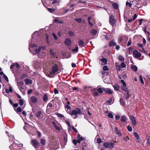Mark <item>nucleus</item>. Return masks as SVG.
<instances>
[{
    "mask_svg": "<svg viewBox=\"0 0 150 150\" xmlns=\"http://www.w3.org/2000/svg\"><path fill=\"white\" fill-rule=\"evenodd\" d=\"M30 45V46L29 48L30 51L31 52H35V54H38L42 48L43 50H45V46L42 47L40 46L37 49V48H35L37 47L36 45L31 43Z\"/></svg>",
    "mask_w": 150,
    "mask_h": 150,
    "instance_id": "f257e3e1",
    "label": "nucleus"
},
{
    "mask_svg": "<svg viewBox=\"0 0 150 150\" xmlns=\"http://www.w3.org/2000/svg\"><path fill=\"white\" fill-rule=\"evenodd\" d=\"M78 113L80 115L83 114L81 110L79 108H77L75 110H72L70 113V114L72 116H74V119H76L77 117L76 115Z\"/></svg>",
    "mask_w": 150,
    "mask_h": 150,
    "instance_id": "f03ea898",
    "label": "nucleus"
},
{
    "mask_svg": "<svg viewBox=\"0 0 150 150\" xmlns=\"http://www.w3.org/2000/svg\"><path fill=\"white\" fill-rule=\"evenodd\" d=\"M31 143L32 145L34 147L37 149H38V146H39V143L36 139L32 140L31 141Z\"/></svg>",
    "mask_w": 150,
    "mask_h": 150,
    "instance_id": "7ed1b4c3",
    "label": "nucleus"
},
{
    "mask_svg": "<svg viewBox=\"0 0 150 150\" xmlns=\"http://www.w3.org/2000/svg\"><path fill=\"white\" fill-rule=\"evenodd\" d=\"M103 146L106 148L110 149L113 148L114 147L113 144L112 143L105 142Z\"/></svg>",
    "mask_w": 150,
    "mask_h": 150,
    "instance_id": "20e7f679",
    "label": "nucleus"
},
{
    "mask_svg": "<svg viewBox=\"0 0 150 150\" xmlns=\"http://www.w3.org/2000/svg\"><path fill=\"white\" fill-rule=\"evenodd\" d=\"M133 55L134 56L137 58H139L141 56V54L137 50L133 51Z\"/></svg>",
    "mask_w": 150,
    "mask_h": 150,
    "instance_id": "39448f33",
    "label": "nucleus"
},
{
    "mask_svg": "<svg viewBox=\"0 0 150 150\" xmlns=\"http://www.w3.org/2000/svg\"><path fill=\"white\" fill-rule=\"evenodd\" d=\"M109 21L110 24L112 25H113L115 22V17L112 15H111L110 16Z\"/></svg>",
    "mask_w": 150,
    "mask_h": 150,
    "instance_id": "423d86ee",
    "label": "nucleus"
},
{
    "mask_svg": "<svg viewBox=\"0 0 150 150\" xmlns=\"http://www.w3.org/2000/svg\"><path fill=\"white\" fill-rule=\"evenodd\" d=\"M58 70V67L57 65H54L52 69V71L50 73L51 74H54Z\"/></svg>",
    "mask_w": 150,
    "mask_h": 150,
    "instance_id": "0eeeda50",
    "label": "nucleus"
},
{
    "mask_svg": "<svg viewBox=\"0 0 150 150\" xmlns=\"http://www.w3.org/2000/svg\"><path fill=\"white\" fill-rule=\"evenodd\" d=\"M130 118L131 120L133 125L134 126H136L137 125V122L134 117L132 115H131L130 116Z\"/></svg>",
    "mask_w": 150,
    "mask_h": 150,
    "instance_id": "6e6552de",
    "label": "nucleus"
},
{
    "mask_svg": "<svg viewBox=\"0 0 150 150\" xmlns=\"http://www.w3.org/2000/svg\"><path fill=\"white\" fill-rule=\"evenodd\" d=\"M65 44L68 46H70L71 43V41L69 38H67L65 41Z\"/></svg>",
    "mask_w": 150,
    "mask_h": 150,
    "instance_id": "1a4fd4ad",
    "label": "nucleus"
},
{
    "mask_svg": "<svg viewBox=\"0 0 150 150\" xmlns=\"http://www.w3.org/2000/svg\"><path fill=\"white\" fill-rule=\"evenodd\" d=\"M54 21L55 22L58 23L60 24H62L63 23V21L62 20L58 18H55L54 19Z\"/></svg>",
    "mask_w": 150,
    "mask_h": 150,
    "instance_id": "9d476101",
    "label": "nucleus"
},
{
    "mask_svg": "<svg viewBox=\"0 0 150 150\" xmlns=\"http://www.w3.org/2000/svg\"><path fill=\"white\" fill-rule=\"evenodd\" d=\"M104 91L108 94H112L113 93V91L110 88H105Z\"/></svg>",
    "mask_w": 150,
    "mask_h": 150,
    "instance_id": "9b49d317",
    "label": "nucleus"
},
{
    "mask_svg": "<svg viewBox=\"0 0 150 150\" xmlns=\"http://www.w3.org/2000/svg\"><path fill=\"white\" fill-rule=\"evenodd\" d=\"M79 50L78 47L77 45L75 46V47H73L72 49V51L74 53H76L78 52Z\"/></svg>",
    "mask_w": 150,
    "mask_h": 150,
    "instance_id": "f8f14e48",
    "label": "nucleus"
},
{
    "mask_svg": "<svg viewBox=\"0 0 150 150\" xmlns=\"http://www.w3.org/2000/svg\"><path fill=\"white\" fill-rule=\"evenodd\" d=\"M52 123L53 124L54 127L58 131L60 130V126L58 124H56L55 122H52Z\"/></svg>",
    "mask_w": 150,
    "mask_h": 150,
    "instance_id": "ddd939ff",
    "label": "nucleus"
},
{
    "mask_svg": "<svg viewBox=\"0 0 150 150\" xmlns=\"http://www.w3.org/2000/svg\"><path fill=\"white\" fill-rule=\"evenodd\" d=\"M30 100L33 103H36L37 102V98L35 97V96H32L30 98Z\"/></svg>",
    "mask_w": 150,
    "mask_h": 150,
    "instance_id": "4468645a",
    "label": "nucleus"
},
{
    "mask_svg": "<svg viewBox=\"0 0 150 150\" xmlns=\"http://www.w3.org/2000/svg\"><path fill=\"white\" fill-rule=\"evenodd\" d=\"M39 33L38 31L35 32L32 35L31 38H34L37 37H39Z\"/></svg>",
    "mask_w": 150,
    "mask_h": 150,
    "instance_id": "2eb2a0df",
    "label": "nucleus"
},
{
    "mask_svg": "<svg viewBox=\"0 0 150 150\" xmlns=\"http://www.w3.org/2000/svg\"><path fill=\"white\" fill-rule=\"evenodd\" d=\"M101 61L102 62V64L103 65H104L106 64H107V60L105 58H103L101 60Z\"/></svg>",
    "mask_w": 150,
    "mask_h": 150,
    "instance_id": "dca6fc26",
    "label": "nucleus"
},
{
    "mask_svg": "<svg viewBox=\"0 0 150 150\" xmlns=\"http://www.w3.org/2000/svg\"><path fill=\"white\" fill-rule=\"evenodd\" d=\"M97 88L98 92H99V93H102L103 91H105L104 88H101L99 87L98 86Z\"/></svg>",
    "mask_w": 150,
    "mask_h": 150,
    "instance_id": "f3484780",
    "label": "nucleus"
},
{
    "mask_svg": "<svg viewBox=\"0 0 150 150\" xmlns=\"http://www.w3.org/2000/svg\"><path fill=\"white\" fill-rule=\"evenodd\" d=\"M5 91L8 93L10 92H12L13 90H12V86H11L10 85L9 89H8L7 88L6 89Z\"/></svg>",
    "mask_w": 150,
    "mask_h": 150,
    "instance_id": "a211bd4d",
    "label": "nucleus"
},
{
    "mask_svg": "<svg viewBox=\"0 0 150 150\" xmlns=\"http://www.w3.org/2000/svg\"><path fill=\"white\" fill-rule=\"evenodd\" d=\"M133 134L136 139L137 142H139L140 141V139L137 133V132H134Z\"/></svg>",
    "mask_w": 150,
    "mask_h": 150,
    "instance_id": "6ab92c4d",
    "label": "nucleus"
},
{
    "mask_svg": "<svg viewBox=\"0 0 150 150\" xmlns=\"http://www.w3.org/2000/svg\"><path fill=\"white\" fill-rule=\"evenodd\" d=\"M24 81L26 85H28L29 83H32V81L28 79H26Z\"/></svg>",
    "mask_w": 150,
    "mask_h": 150,
    "instance_id": "aec40b11",
    "label": "nucleus"
},
{
    "mask_svg": "<svg viewBox=\"0 0 150 150\" xmlns=\"http://www.w3.org/2000/svg\"><path fill=\"white\" fill-rule=\"evenodd\" d=\"M78 43L79 46L81 47H82L84 46V42L81 40H80L79 41Z\"/></svg>",
    "mask_w": 150,
    "mask_h": 150,
    "instance_id": "412c9836",
    "label": "nucleus"
},
{
    "mask_svg": "<svg viewBox=\"0 0 150 150\" xmlns=\"http://www.w3.org/2000/svg\"><path fill=\"white\" fill-rule=\"evenodd\" d=\"M137 16L136 14H134V17H133V19H128L127 20L128 22H131L132 21H134L137 18Z\"/></svg>",
    "mask_w": 150,
    "mask_h": 150,
    "instance_id": "4be33fe9",
    "label": "nucleus"
},
{
    "mask_svg": "<svg viewBox=\"0 0 150 150\" xmlns=\"http://www.w3.org/2000/svg\"><path fill=\"white\" fill-rule=\"evenodd\" d=\"M112 6L115 9H117L119 8V6L118 4L115 3H113L112 4Z\"/></svg>",
    "mask_w": 150,
    "mask_h": 150,
    "instance_id": "5701e85b",
    "label": "nucleus"
},
{
    "mask_svg": "<svg viewBox=\"0 0 150 150\" xmlns=\"http://www.w3.org/2000/svg\"><path fill=\"white\" fill-rule=\"evenodd\" d=\"M77 137L78 141H82L84 139L83 137H82L79 134H78Z\"/></svg>",
    "mask_w": 150,
    "mask_h": 150,
    "instance_id": "b1692460",
    "label": "nucleus"
},
{
    "mask_svg": "<svg viewBox=\"0 0 150 150\" xmlns=\"http://www.w3.org/2000/svg\"><path fill=\"white\" fill-rule=\"evenodd\" d=\"M121 89L122 90L127 93V92H129V91L128 90L127 88L126 87V86H122L121 88Z\"/></svg>",
    "mask_w": 150,
    "mask_h": 150,
    "instance_id": "393cba45",
    "label": "nucleus"
},
{
    "mask_svg": "<svg viewBox=\"0 0 150 150\" xmlns=\"http://www.w3.org/2000/svg\"><path fill=\"white\" fill-rule=\"evenodd\" d=\"M97 30L95 29H93L91 30V34L93 35H95L97 33Z\"/></svg>",
    "mask_w": 150,
    "mask_h": 150,
    "instance_id": "a878e982",
    "label": "nucleus"
},
{
    "mask_svg": "<svg viewBox=\"0 0 150 150\" xmlns=\"http://www.w3.org/2000/svg\"><path fill=\"white\" fill-rule=\"evenodd\" d=\"M127 119V117L125 116H122L121 117V120L123 122H125L126 121Z\"/></svg>",
    "mask_w": 150,
    "mask_h": 150,
    "instance_id": "bb28decb",
    "label": "nucleus"
},
{
    "mask_svg": "<svg viewBox=\"0 0 150 150\" xmlns=\"http://www.w3.org/2000/svg\"><path fill=\"white\" fill-rule=\"evenodd\" d=\"M41 113V111H38L36 113V116L38 119H39L40 117Z\"/></svg>",
    "mask_w": 150,
    "mask_h": 150,
    "instance_id": "cd10ccee",
    "label": "nucleus"
},
{
    "mask_svg": "<svg viewBox=\"0 0 150 150\" xmlns=\"http://www.w3.org/2000/svg\"><path fill=\"white\" fill-rule=\"evenodd\" d=\"M131 67L132 69L134 71H137V67L135 65H132Z\"/></svg>",
    "mask_w": 150,
    "mask_h": 150,
    "instance_id": "c85d7f7f",
    "label": "nucleus"
},
{
    "mask_svg": "<svg viewBox=\"0 0 150 150\" xmlns=\"http://www.w3.org/2000/svg\"><path fill=\"white\" fill-rule=\"evenodd\" d=\"M109 45L110 46H116V43H115L113 40H112L110 42Z\"/></svg>",
    "mask_w": 150,
    "mask_h": 150,
    "instance_id": "c756f323",
    "label": "nucleus"
},
{
    "mask_svg": "<svg viewBox=\"0 0 150 150\" xmlns=\"http://www.w3.org/2000/svg\"><path fill=\"white\" fill-rule=\"evenodd\" d=\"M126 6H127L131 7L132 6V4L130 3V1L129 0H127L126 2Z\"/></svg>",
    "mask_w": 150,
    "mask_h": 150,
    "instance_id": "7c9ffc66",
    "label": "nucleus"
},
{
    "mask_svg": "<svg viewBox=\"0 0 150 150\" xmlns=\"http://www.w3.org/2000/svg\"><path fill=\"white\" fill-rule=\"evenodd\" d=\"M52 4H58L59 3V0H52Z\"/></svg>",
    "mask_w": 150,
    "mask_h": 150,
    "instance_id": "2f4dec72",
    "label": "nucleus"
},
{
    "mask_svg": "<svg viewBox=\"0 0 150 150\" xmlns=\"http://www.w3.org/2000/svg\"><path fill=\"white\" fill-rule=\"evenodd\" d=\"M24 85L23 82V81H21L17 82V85L19 87L20 86H23Z\"/></svg>",
    "mask_w": 150,
    "mask_h": 150,
    "instance_id": "473e14b6",
    "label": "nucleus"
},
{
    "mask_svg": "<svg viewBox=\"0 0 150 150\" xmlns=\"http://www.w3.org/2000/svg\"><path fill=\"white\" fill-rule=\"evenodd\" d=\"M118 59L121 61H124V57L121 55H120L118 57Z\"/></svg>",
    "mask_w": 150,
    "mask_h": 150,
    "instance_id": "72a5a7b5",
    "label": "nucleus"
},
{
    "mask_svg": "<svg viewBox=\"0 0 150 150\" xmlns=\"http://www.w3.org/2000/svg\"><path fill=\"white\" fill-rule=\"evenodd\" d=\"M50 53L51 56L53 57H55L56 56L55 54H54V52L52 50H50Z\"/></svg>",
    "mask_w": 150,
    "mask_h": 150,
    "instance_id": "f704fd0d",
    "label": "nucleus"
},
{
    "mask_svg": "<svg viewBox=\"0 0 150 150\" xmlns=\"http://www.w3.org/2000/svg\"><path fill=\"white\" fill-rule=\"evenodd\" d=\"M120 82L123 85V86L126 87V84L125 81L122 79L121 80Z\"/></svg>",
    "mask_w": 150,
    "mask_h": 150,
    "instance_id": "c9c22d12",
    "label": "nucleus"
},
{
    "mask_svg": "<svg viewBox=\"0 0 150 150\" xmlns=\"http://www.w3.org/2000/svg\"><path fill=\"white\" fill-rule=\"evenodd\" d=\"M55 114L57 115L59 117L63 118L64 117V116L62 114L57 112Z\"/></svg>",
    "mask_w": 150,
    "mask_h": 150,
    "instance_id": "e433bc0d",
    "label": "nucleus"
},
{
    "mask_svg": "<svg viewBox=\"0 0 150 150\" xmlns=\"http://www.w3.org/2000/svg\"><path fill=\"white\" fill-rule=\"evenodd\" d=\"M107 103L108 104L112 103L113 101L112 98H110L109 100H107L106 101Z\"/></svg>",
    "mask_w": 150,
    "mask_h": 150,
    "instance_id": "4c0bfd02",
    "label": "nucleus"
},
{
    "mask_svg": "<svg viewBox=\"0 0 150 150\" xmlns=\"http://www.w3.org/2000/svg\"><path fill=\"white\" fill-rule=\"evenodd\" d=\"M45 141L44 139H42L41 140L40 143L42 145H45Z\"/></svg>",
    "mask_w": 150,
    "mask_h": 150,
    "instance_id": "58836bf2",
    "label": "nucleus"
},
{
    "mask_svg": "<svg viewBox=\"0 0 150 150\" xmlns=\"http://www.w3.org/2000/svg\"><path fill=\"white\" fill-rule=\"evenodd\" d=\"M115 131L117 133V134L119 135L120 136L121 135V133L119 131L116 127H115Z\"/></svg>",
    "mask_w": 150,
    "mask_h": 150,
    "instance_id": "ea45409f",
    "label": "nucleus"
},
{
    "mask_svg": "<svg viewBox=\"0 0 150 150\" xmlns=\"http://www.w3.org/2000/svg\"><path fill=\"white\" fill-rule=\"evenodd\" d=\"M150 136L149 135H148L147 137V139L146 141L147 143L148 144H150Z\"/></svg>",
    "mask_w": 150,
    "mask_h": 150,
    "instance_id": "a19ab883",
    "label": "nucleus"
},
{
    "mask_svg": "<svg viewBox=\"0 0 150 150\" xmlns=\"http://www.w3.org/2000/svg\"><path fill=\"white\" fill-rule=\"evenodd\" d=\"M103 69L104 71H108L109 69L108 66L106 65L103 66Z\"/></svg>",
    "mask_w": 150,
    "mask_h": 150,
    "instance_id": "79ce46f5",
    "label": "nucleus"
},
{
    "mask_svg": "<svg viewBox=\"0 0 150 150\" xmlns=\"http://www.w3.org/2000/svg\"><path fill=\"white\" fill-rule=\"evenodd\" d=\"M43 100L44 101H46L48 100V98L47 96L46 95H45L43 97Z\"/></svg>",
    "mask_w": 150,
    "mask_h": 150,
    "instance_id": "37998d69",
    "label": "nucleus"
},
{
    "mask_svg": "<svg viewBox=\"0 0 150 150\" xmlns=\"http://www.w3.org/2000/svg\"><path fill=\"white\" fill-rule=\"evenodd\" d=\"M47 10L50 13H52L55 10L54 9L52 8H47Z\"/></svg>",
    "mask_w": 150,
    "mask_h": 150,
    "instance_id": "c03bdc74",
    "label": "nucleus"
},
{
    "mask_svg": "<svg viewBox=\"0 0 150 150\" xmlns=\"http://www.w3.org/2000/svg\"><path fill=\"white\" fill-rule=\"evenodd\" d=\"M126 65L123 62H122L120 64V67L122 68H124L126 67Z\"/></svg>",
    "mask_w": 150,
    "mask_h": 150,
    "instance_id": "a18cd8bd",
    "label": "nucleus"
},
{
    "mask_svg": "<svg viewBox=\"0 0 150 150\" xmlns=\"http://www.w3.org/2000/svg\"><path fill=\"white\" fill-rule=\"evenodd\" d=\"M113 87L114 89L116 90H118L119 89V87L117 85H115L113 86Z\"/></svg>",
    "mask_w": 150,
    "mask_h": 150,
    "instance_id": "49530a36",
    "label": "nucleus"
},
{
    "mask_svg": "<svg viewBox=\"0 0 150 150\" xmlns=\"http://www.w3.org/2000/svg\"><path fill=\"white\" fill-rule=\"evenodd\" d=\"M19 104L20 106H22L23 105V100L21 99L19 100Z\"/></svg>",
    "mask_w": 150,
    "mask_h": 150,
    "instance_id": "de8ad7c7",
    "label": "nucleus"
},
{
    "mask_svg": "<svg viewBox=\"0 0 150 150\" xmlns=\"http://www.w3.org/2000/svg\"><path fill=\"white\" fill-rule=\"evenodd\" d=\"M108 117L111 118H112L113 117V115L112 113H108Z\"/></svg>",
    "mask_w": 150,
    "mask_h": 150,
    "instance_id": "09e8293b",
    "label": "nucleus"
},
{
    "mask_svg": "<svg viewBox=\"0 0 150 150\" xmlns=\"http://www.w3.org/2000/svg\"><path fill=\"white\" fill-rule=\"evenodd\" d=\"M14 64L15 66L16 67V68L17 69H18L19 68L20 65H19V64H18L17 63H15Z\"/></svg>",
    "mask_w": 150,
    "mask_h": 150,
    "instance_id": "8fccbe9b",
    "label": "nucleus"
},
{
    "mask_svg": "<svg viewBox=\"0 0 150 150\" xmlns=\"http://www.w3.org/2000/svg\"><path fill=\"white\" fill-rule=\"evenodd\" d=\"M127 129L128 130L129 132H131L132 131V127L129 125H128L127 126Z\"/></svg>",
    "mask_w": 150,
    "mask_h": 150,
    "instance_id": "3c124183",
    "label": "nucleus"
},
{
    "mask_svg": "<svg viewBox=\"0 0 150 150\" xmlns=\"http://www.w3.org/2000/svg\"><path fill=\"white\" fill-rule=\"evenodd\" d=\"M19 89V90L23 92V91L24 88H23V86H20L18 87Z\"/></svg>",
    "mask_w": 150,
    "mask_h": 150,
    "instance_id": "603ef678",
    "label": "nucleus"
},
{
    "mask_svg": "<svg viewBox=\"0 0 150 150\" xmlns=\"http://www.w3.org/2000/svg\"><path fill=\"white\" fill-rule=\"evenodd\" d=\"M3 77L7 82L8 81V77L5 74H3Z\"/></svg>",
    "mask_w": 150,
    "mask_h": 150,
    "instance_id": "864d4df0",
    "label": "nucleus"
},
{
    "mask_svg": "<svg viewBox=\"0 0 150 150\" xmlns=\"http://www.w3.org/2000/svg\"><path fill=\"white\" fill-rule=\"evenodd\" d=\"M139 79H140V81L142 83V84H144V82L143 79L142 78V76H139Z\"/></svg>",
    "mask_w": 150,
    "mask_h": 150,
    "instance_id": "5fc2aeb1",
    "label": "nucleus"
},
{
    "mask_svg": "<svg viewBox=\"0 0 150 150\" xmlns=\"http://www.w3.org/2000/svg\"><path fill=\"white\" fill-rule=\"evenodd\" d=\"M75 20L78 23H80L82 21V19L81 18L76 19Z\"/></svg>",
    "mask_w": 150,
    "mask_h": 150,
    "instance_id": "6e6d98bb",
    "label": "nucleus"
},
{
    "mask_svg": "<svg viewBox=\"0 0 150 150\" xmlns=\"http://www.w3.org/2000/svg\"><path fill=\"white\" fill-rule=\"evenodd\" d=\"M78 142V141L75 139H74L73 140V143L75 145H76Z\"/></svg>",
    "mask_w": 150,
    "mask_h": 150,
    "instance_id": "4d7b16f0",
    "label": "nucleus"
},
{
    "mask_svg": "<svg viewBox=\"0 0 150 150\" xmlns=\"http://www.w3.org/2000/svg\"><path fill=\"white\" fill-rule=\"evenodd\" d=\"M102 142L101 140L99 138H98L97 139V142L98 144H100Z\"/></svg>",
    "mask_w": 150,
    "mask_h": 150,
    "instance_id": "13d9d810",
    "label": "nucleus"
},
{
    "mask_svg": "<svg viewBox=\"0 0 150 150\" xmlns=\"http://www.w3.org/2000/svg\"><path fill=\"white\" fill-rule=\"evenodd\" d=\"M69 34L70 36H73L74 35V33L71 31H69Z\"/></svg>",
    "mask_w": 150,
    "mask_h": 150,
    "instance_id": "bf43d9fd",
    "label": "nucleus"
},
{
    "mask_svg": "<svg viewBox=\"0 0 150 150\" xmlns=\"http://www.w3.org/2000/svg\"><path fill=\"white\" fill-rule=\"evenodd\" d=\"M132 41L131 39H130L128 42L127 44V46H129L132 43Z\"/></svg>",
    "mask_w": 150,
    "mask_h": 150,
    "instance_id": "052dcab7",
    "label": "nucleus"
},
{
    "mask_svg": "<svg viewBox=\"0 0 150 150\" xmlns=\"http://www.w3.org/2000/svg\"><path fill=\"white\" fill-rule=\"evenodd\" d=\"M17 110L18 112H21L22 111V110L21 108L18 107L17 108Z\"/></svg>",
    "mask_w": 150,
    "mask_h": 150,
    "instance_id": "680f3d73",
    "label": "nucleus"
},
{
    "mask_svg": "<svg viewBox=\"0 0 150 150\" xmlns=\"http://www.w3.org/2000/svg\"><path fill=\"white\" fill-rule=\"evenodd\" d=\"M37 135L38 136V137H40V136L41 135V134L40 132L38 131H37Z\"/></svg>",
    "mask_w": 150,
    "mask_h": 150,
    "instance_id": "e2e57ef3",
    "label": "nucleus"
},
{
    "mask_svg": "<svg viewBox=\"0 0 150 150\" xmlns=\"http://www.w3.org/2000/svg\"><path fill=\"white\" fill-rule=\"evenodd\" d=\"M66 122V123L67 124V125H68L70 127H71V124H70V123H69V121H67V120H65Z\"/></svg>",
    "mask_w": 150,
    "mask_h": 150,
    "instance_id": "0e129e2a",
    "label": "nucleus"
},
{
    "mask_svg": "<svg viewBox=\"0 0 150 150\" xmlns=\"http://www.w3.org/2000/svg\"><path fill=\"white\" fill-rule=\"evenodd\" d=\"M54 93L55 94L58 93V91L56 88H55L54 90Z\"/></svg>",
    "mask_w": 150,
    "mask_h": 150,
    "instance_id": "69168bd1",
    "label": "nucleus"
},
{
    "mask_svg": "<svg viewBox=\"0 0 150 150\" xmlns=\"http://www.w3.org/2000/svg\"><path fill=\"white\" fill-rule=\"evenodd\" d=\"M142 21H143V19H140L139 20V25H141L142 24Z\"/></svg>",
    "mask_w": 150,
    "mask_h": 150,
    "instance_id": "338daca9",
    "label": "nucleus"
},
{
    "mask_svg": "<svg viewBox=\"0 0 150 150\" xmlns=\"http://www.w3.org/2000/svg\"><path fill=\"white\" fill-rule=\"evenodd\" d=\"M33 91V90L32 89H29L28 91V94H30Z\"/></svg>",
    "mask_w": 150,
    "mask_h": 150,
    "instance_id": "774afa93",
    "label": "nucleus"
}]
</instances>
